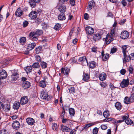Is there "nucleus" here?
Listing matches in <instances>:
<instances>
[{
  "label": "nucleus",
  "instance_id": "obj_1",
  "mask_svg": "<svg viewBox=\"0 0 134 134\" xmlns=\"http://www.w3.org/2000/svg\"><path fill=\"white\" fill-rule=\"evenodd\" d=\"M129 84V79H124L120 83L121 87L122 88H124L127 87Z\"/></svg>",
  "mask_w": 134,
  "mask_h": 134
},
{
  "label": "nucleus",
  "instance_id": "obj_2",
  "mask_svg": "<svg viewBox=\"0 0 134 134\" xmlns=\"http://www.w3.org/2000/svg\"><path fill=\"white\" fill-rule=\"evenodd\" d=\"M31 86V84L30 82L26 81L23 82L22 86L24 89H27L29 88Z\"/></svg>",
  "mask_w": 134,
  "mask_h": 134
},
{
  "label": "nucleus",
  "instance_id": "obj_3",
  "mask_svg": "<svg viewBox=\"0 0 134 134\" xmlns=\"http://www.w3.org/2000/svg\"><path fill=\"white\" fill-rule=\"evenodd\" d=\"M40 97L43 99L46 100L48 97V94L47 92L44 90H43L41 92Z\"/></svg>",
  "mask_w": 134,
  "mask_h": 134
},
{
  "label": "nucleus",
  "instance_id": "obj_4",
  "mask_svg": "<svg viewBox=\"0 0 134 134\" xmlns=\"http://www.w3.org/2000/svg\"><path fill=\"white\" fill-rule=\"evenodd\" d=\"M128 32L127 31H124L122 32L121 34V37L123 39H125L128 37L129 36Z\"/></svg>",
  "mask_w": 134,
  "mask_h": 134
},
{
  "label": "nucleus",
  "instance_id": "obj_5",
  "mask_svg": "<svg viewBox=\"0 0 134 134\" xmlns=\"http://www.w3.org/2000/svg\"><path fill=\"white\" fill-rule=\"evenodd\" d=\"M85 30L87 34H92L94 33V29L89 26H87L86 27Z\"/></svg>",
  "mask_w": 134,
  "mask_h": 134
},
{
  "label": "nucleus",
  "instance_id": "obj_6",
  "mask_svg": "<svg viewBox=\"0 0 134 134\" xmlns=\"http://www.w3.org/2000/svg\"><path fill=\"white\" fill-rule=\"evenodd\" d=\"M7 76V73L6 71L2 70L0 72V79H5Z\"/></svg>",
  "mask_w": 134,
  "mask_h": 134
},
{
  "label": "nucleus",
  "instance_id": "obj_7",
  "mask_svg": "<svg viewBox=\"0 0 134 134\" xmlns=\"http://www.w3.org/2000/svg\"><path fill=\"white\" fill-rule=\"evenodd\" d=\"M79 61L83 65H85L86 63H87V60L86 57L85 56L80 57L79 59Z\"/></svg>",
  "mask_w": 134,
  "mask_h": 134
},
{
  "label": "nucleus",
  "instance_id": "obj_8",
  "mask_svg": "<svg viewBox=\"0 0 134 134\" xmlns=\"http://www.w3.org/2000/svg\"><path fill=\"white\" fill-rule=\"evenodd\" d=\"M37 14L36 11H32L29 14V17L32 19H36L37 17Z\"/></svg>",
  "mask_w": 134,
  "mask_h": 134
},
{
  "label": "nucleus",
  "instance_id": "obj_9",
  "mask_svg": "<svg viewBox=\"0 0 134 134\" xmlns=\"http://www.w3.org/2000/svg\"><path fill=\"white\" fill-rule=\"evenodd\" d=\"M12 126L14 129L16 130L18 129L20 127V123L19 122L17 121H14L12 124Z\"/></svg>",
  "mask_w": 134,
  "mask_h": 134
},
{
  "label": "nucleus",
  "instance_id": "obj_10",
  "mask_svg": "<svg viewBox=\"0 0 134 134\" xmlns=\"http://www.w3.org/2000/svg\"><path fill=\"white\" fill-rule=\"evenodd\" d=\"M23 13L22 10L20 8H18L16 11L15 15L17 17L21 16Z\"/></svg>",
  "mask_w": 134,
  "mask_h": 134
},
{
  "label": "nucleus",
  "instance_id": "obj_11",
  "mask_svg": "<svg viewBox=\"0 0 134 134\" xmlns=\"http://www.w3.org/2000/svg\"><path fill=\"white\" fill-rule=\"evenodd\" d=\"M28 101L27 97H24L21 98L20 101V103L21 104H26Z\"/></svg>",
  "mask_w": 134,
  "mask_h": 134
},
{
  "label": "nucleus",
  "instance_id": "obj_12",
  "mask_svg": "<svg viewBox=\"0 0 134 134\" xmlns=\"http://www.w3.org/2000/svg\"><path fill=\"white\" fill-rule=\"evenodd\" d=\"M99 77L100 80L103 81L106 79L107 75L104 72L102 73L99 75Z\"/></svg>",
  "mask_w": 134,
  "mask_h": 134
},
{
  "label": "nucleus",
  "instance_id": "obj_13",
  "mask_svg": "<svg viewBox=\"0 0 134 134\" xmlns=\"http://www.w3.org/2000/svg\"><path fill=\"white\" fill-rule=\"evenodd\" d=\"M61 72L62 73H63L65 75L68 76V72H69V70L67 68H62L61 69Z\"/></svg>",
  "mask_w": 134,
  "mask_h": 134
},
{
  "label": "nucleus",
  "instance_id": "obj_14",
  "mask_svg": "<svg viewBox=\"0 0 134 134\" xmlns=\"http://www.w3.org/2000/svg\"><path fill=\"white\" fill-rule=\"evenodd\" d=\"M26 122L30 125H32L35 123L34 119L32 118H27L26 120Z\"/></svg>",
  "mask_w": 134,
  "mask_h": 134
},
{
  "label": "nucleus",
  "instance_id": "obj_15",
  "mask_svg": "<svg viewBox=\"0 0 134 134\" xmlns=\"http://www.w3.org/2000/svg\"><path fill=\"white\" fill-rule=\"evenodd\" d=\"M101 53L102 60L104 61L107 60L109 58V54H104L103 51Z\"/></svg>",
  "mask_w": 134,
  "mask_h": 134
},
{
  "label": "nucleus",
  "instance_id": "obj_16",
  "mask_svg": "<svg viewBox=\"0 0 134 134\" xmlns=\"http://www.w3.org/2000/svg\"><path fill=\"white\" fill-rule=\"evenodd\" d=\"M10 104L9 103L4 105H3V107H2V108L5 111H8L10 110Z\"/></svg>",
  "mask_w": 134,
  "mask_h": 134
},
{
  "label": "nucleus",
  "instance_id": "obj_17",
  "mask_svg": "<svg viewBox=\"0 0 134 134\" xmlns=\"http://www.w3.org/2000/svg\"><path fill=\"white\" fill-rule=\"evenodd\" d=\"M66 10V7L64 5H61L59 7L58 10L62 13H64Z\"/></svg>",
  "mask_w": 134,
  "mask_h": 134
},
{
  "label": "nucleus",
  "instance_id": "obj_18",
  "mask_svg": "<svg viewBox=\"0 0 134 134\" xmlns=\"http://www.w3.org/2000/svg\"><path fill=\"white\" fill-rule=\"evenodd\" d=\"M61 130L63 132H69L70 130V129L67 126L62 125L61 126Z\"/></svg>",
  "mask_w": 134,
  "mask_h": 134
},
{
  "label": "nucleus",
  "instance_id": "obj_19",
  "mask_svg": "<svg viewBox=\"0 0 134 134\" xmlns=\"http://www.w3.org/2000/svg\"><path fill=\"white\" fill-rule=\"evenodd\" d=\"M95 3L93 1H90L87 7V9L88 11L91 10L92 7L94 5Z\"/></svg>",
  "mask_w": 134,
  "mask_h": 134
},
{
  "label": "nucleus",
  "instance_id": "obj_20",
  "mask_svg": "<svg viewBox=\"0 0 134 134\" xmlns=\"http://www.w3.org/2000/svg\"><path fill=\"white\" fill-rule=\"evenodd\" d=\"M20 104L19 102H15L13 105V108L14 109L18 110L20 107Z\"/></svg>",
  "mask_w": 134,
  "mask_h": 134
},
{
  "label": "nucleus",
  "instance_id": "obj_21",
  "mask_svg": "<svg viewBox=\"0 0 134 134\" xmlns=\"http://www.w3.org/2000/svg\"><path fill=\"white\" fill-rule=\"evenodd\" d=\"M12 80L15 81L19 77L18 75L16 72H14L13 74L11 76Z\"/></svg>",
  "mask_w": 134,
  "mask_h": 134
},
{
  "label": "nucleus",
  "instance_id": "obj_22",
  "mask_svg": "<svg viewBox=\"0 0 134 134\" xmlns=\"http://www.w3.org/2000/svg\"><path fill=\"white\" fill-rule=\"evenodd\" d=\"M124 118V121L125 123L128 125H131L133 123L132 121L129 118Z\"/></svg>",
  "mask_w": 134,
  "mask_h": 134
},
{
  "label": "nucleus",
  "instance_id": "obj_23",
  "mask_svg": "<svg viewBox=\"0 0 134 134\" xmlns=\"http://www.w3.org/2000/svg\"><path fill=\"white\" fill-rule=\"evenodd\" d=\"M40 1V0H30L29 2L32 7H34L35 6L34 3H38Z\"/></svg>",
  "mask_w": 134,
  "mask_h": 134
},
{
  "label": "nucleus",
  "instance_id": "obj_24",
  "mask_svg": "<svg viewBox=\"0 0 134 134\" xmlns=\"http://www.w3.org/2000/svg\"><path fill=\"white\" fill-rule=\"evenodd\" d=\"M131 60L130 56L127 57L126 54L124 55V58L123 59V62L126 63L129 62Z\"/></svg>",
  "mask_w": 134,
  "mask_h": 134
},
{
  "label": "nucleus",
  "instance_id": "obj_25",
  "mask_svg": "<svg viewBox=\"0 0 134 134\" xmlns=\"http://www.w3.org/2000/svg\"><path fill=\"white\" fill-rule=\"evenodd\" d=\"M83 80L85 81H87L90 78V75L88 74L84 73Z\"/></svg>",
  "mask_w": 134,
  "mask_h": 134
},
{
  "label": "nucleus",
  "instance_id": "obj_26",
  "mask_svg": "<svg viewBox=\"0 0 134 134\" xmlns=\"http://www.w3.org/2000/svg\"><path fill=\"white\" fill-rule=\"evenodd\" d=\"M101 38V35L99 34H96L94 35L93 37V39L95 41H97Z\"/></svg>",
  "mask_w": 134,
  "mask_h": 134
},
{
  "label": "nucleus",
  "instance_id": "obj_27",
  "mask_svg": "<svg viewBox=\"0 0 134 134\" xmlns=\"http://www.w3.org/2000/svg\"><path fill=\"white\" fill-rule=\"evenodd\" d=\"M88 65L90 68L93 69L96 67V63L94 61H92L89 62Z\"/></svg>",
  "mask_w": 134,
  "mask_h": 134
},
{
  "label": "nucleus",
  "instance_id": "obj_28",
  "mask_svg": "<svg viewBox=\"0 0 134 134\" xmlns=\"http://www.w3.org/2000/svg\"><path fill=\"white\" fill-rule=\"evenodd\" d=\"M36 43H32L28 44L27 46V49H29V51L32 50L35 47Z\"/></svg>",
  "mask_w": 134,
  "mask_h": 134
},
{
  "label": "nucleus",
  "instance_id": "obj_29",
  "mask_svg": "<svg viewBox=\"0 0 134 134\" xmlns=\"http://www.w3.org/2000/svg\"><path fill=\"white\" fill-rule=\"evenodd\" d=\"M58 18L60 20H65L66 18L64 13H62L59 14L58 16Z\"/></svg>",
  "mask_w": 134,
  "mask_h": 134
},
{
  "label": "nucleus",
  "instance_id": "obj_30",
  "mask_svg": "<svg viewBox=\"0 0 134 134\" xmlns=\"http://www.w3.org/2000/svg\"><path fill=\"white\" fill-rule=\"evenodd\" d=\"M115 107L118 110H120L121 108L122 105L120 103L118 102L115 103Z\"/></svg>",
  "mask_w": 134,
  "mask_h": 134
},
{
  "label": "nucleus",
  "instance_id": "obj_31",
  "mask_svg": "<svg viewBox=\"0 0 134 134\" xmlns=\"http://www.w3.org/2000/svg\"><path fill=\"white\" fill-rule=\"evenodd\" d=\"M39 85L40 87L42 88H44L46 87V84L45 80H42L40 82Z\"/></svg>",
  "mask_w": 134,
  "mask_h": 134
},
{
  "label": "nucleus",
  "instance_id": "obj_32",
  "mask_svg": "<svg viewBox=\"0 0 134 134\" xmlns=\"http://www.w3.org/2000/svg\"><path fill=\"white\" fill-rule=\"evenodd\" d=\"M24 69L27 73H30L31 71L32 67V66H28L26 67H25Z\"/></svg>",
  "mask_w": 134,
  "mask_h": 134
},
{
  "label": "nucleus",
  "instance_id": "obj_33",
  "mask_svg": "<svg viewBox=\"0 0 134 134\" xmlns=\"http://www.w3.org/2000/svg\"><path fill=\"white\" fill-rule=\"evenodd\" d=\"M69 112L71 116H73L75 114V111L74 109L72 108L69 109Z\"/></svg>",
  "mask_w": 134,
  "mask_h": 134
},
{
  "label": "nucleus",
  "instance_id": "obj_34",
  "mask_svg": "<svg viewBox=\"0 0 134 134\" xmlns=\"http://www.w3.org/2000/svg\"><path fill=\"white\" fill-rule=\"evenodd\" d=\"M40 65L42 69H45L47 66V64L46 62L42 61L41 62Z\"/></svg>",
  "mask_w": 134,
  "mask_h": 134
},
{
  "label": "nucleus",
  "instance_id": "obj_35",
  "mask_svg": "<svg viewBox=\"0 0 134 134\" xmlns=\"http://www.w3.org/2000/svg\"><path fill=\"white\" fill-rule=\"evenodd\" d=\"M32 68L34 69L38 68L40 67V65L38 62H35L32 65Z\"/></svg>",
  "mask_w": 134,
  "mask_h": 134
},
{
  "label": "nucleus",
  "instance_id": "obj_36",
  "mask_svg": "<svg viewBox=\"0 0 134 134\" xmlns=\"http://www.w3.org/2000/svg\"><path fill=\"white\" fill-rule=\"evenodd\" d=\"M131 100L130 98L128 97H126L124 99V102L126 104H129L130 103Z\"/></svg>",
  "mask_w": 134,
  "mask_h": 134
},
{
  "label": "nucleus",
  "instance_id": "obj_37",
  "mask_svg": "<svg viewBox=\"0 0 134 134\" xmlns=\"http://www.w3.org/2000/svg\"><path fill=\"white\" fill-rule=\"evenodd\" d=\"M20 43L22 45H23L26 42V38L24 37L20 38L19 41Z\"/></svg>",
  "mask_w": 134,
  "mask_h": 134
},
{
  "label": "nucleus",
  "instance_id": "obj_38",
  "mask_svg": "<svg viewBox=\"0 0 134 134\" xmlns=\"http://www.w3.org/2000/svg\"><path fill=\"white\" fill-rule=\"evenodd\" d=\"M92 52L95 53H97V52H99V48L95 46H93L91 49Z\"/></svg>",
  "mask_w": 134,
  "mask_h": 134
},
{
  "label": "nucleus",
  "instance_id": "obj_39",
  "mask_svg": "<svg viewBox=\"0 0 134 134\" xmlns=\"http://www.w3.org/2000/svg\"><path fill=\"white\" fill-rule=\"evenodd\" d=\"M36 36L38 37L42 35L43 33L42 31V30H38L35 32Z\"/></svg>",
  "mask_w": 134,
  "mask_h": 134
},
{
  "label": "nucleus",
  "instance_id": "obj_40",
  "mask_svg": "<svg viewBox=\"0 0 134 134\" xmlns=\"http://www.w3.org/2000/svg\"><path fill=\"white\" fill-rule=\"evenodd\" d=\"M127 47L126 46H124L122 47V52L123 53L124 55L126 54V53L127 52L126 49Z\"/></svg>",
  "mask_w": 134,
  "mask_h": 134
},
{
  "label": "nucleus",
  "instance_id": "obj_41",
  "mask_svg": "<svg viewBox=\"0 0 134 134\" xmlns=\"http://www.w3.org/2000/svg\"><path fill=\"white\" fill-rule=\"evenodd\" d=\"M93 125H94V124L92 123H89L85 125L83 128V129L84 130H86L89 127Z\"/></svg>",
  "mask_w": 134,
  "mask_h": 134
},
{
  "label": "nucleus",
  "instance_id": "obj_42",
  "mask_svg": "<svg viewBox=\"0 0 134 134\" xmlns=\"http://www.w3.org/2000/svg\"><path fill=\"white\" fill-rule=\"evenodd\" d=\"M42 47L39 46L37 48H36L35 50L36 53L37 54H38L41 52V51L42 50Z\"/></svg>",
  "mask_w": 134,
  "mask_h": 134
},
{
  "label": "nucleus",
  "instance_id": "obj_43",
  "mask_svg": "<svg viewBox=\"0 0 134 134\" xmlns=\"http://www.w3.org/2000/svg\"><path fill=\"white\" fill-rule=\"evenodd\" d=\"M104 117H108L109 116V112L108 110H105L103 113Z\"/></svg>",
  "mask_w": 134,
  "mask_h": 134
},
{
  "label": "nucleus",
  "instance_id": "obj_44",
  "mask_svg": "<svg viewBox=\"0 0 134 134\" xmlns=\"http://www.w3.org/2000/svg\"><path fill=\"white\" fill-rule=\"evenodd\" d=\"M60 24H59L57 23L55 25L54 28L55 30H58L60 29Z\"/></svg>",
  "mask_w": 134,
  "mask_h": 134
},
{
  "label": "nucleus",
  "instance_id": "obj_45",
  "mask_svg": "<svg viewBox=\"0 0 134 134\" xmlns=\"http://www.w3.org/2000/svg\"><path fill=\"white\" fill-rule=\"evenodd\" d=\"M115 29H116L115 27H114L112 29L111 31L110 32L111 37H113L115 33Z\"/></svg>",
  "mask_w": 134,
  "mask_h": 134
},
{
  "label": "nucleus",
  "instance_id": "obj_46",
  "mask_svg": "<svg viewBox=\"0 0 134 134\" xmlns=\"http://www.w3.org/2000/svg\"><path fill=\"white\" fill-rule=\"evenodd\" d=\"M36 60L38 62H40L41 61V57L40 55H36L35 56Z\"/></svg>",
  "mask_w": 134,
  "mask_h": 134
},
{
  "label": "nucleus",
  "instance_id": "obj_47",
  "mask_svg": "<svg viewBox=\"0 0 134 134\" xmlns=\"http://www.w3.org/2000/svg\"><path fill=\"white\" fill-rule=\"evenodd\" d=\"M68 0H59V4H62L66 3L67 2Z\"/></svg>",
  "mask_w": 134,
  "mask_h": 134
},
{
  "label": "nucleus",
  "instance_id": "obj_48",
  "mask_svg": "<svg viewBox=\"0 0 134 134\" xmlns=\"http://www.w3.org/2000/svg\"><path fill=\"white\" fill-rule=\"evenodd\" d=\"M29 24V23L27 21H25L23 23V26L24 27H26Z\"/></svg>",
  "mask_w": 134,
  "mask_h": 134
},
{
  "label": "nucleus",
  "instance_id": "obj_49",
  "mask_svg": "<svg viewBox=\"0 0 134 134\" xmlns=\"http://www.w3.org/2000/svg\"><path fill=\"white\" fill-rule=\"evenodd\" d=\"M57 127V125L55 123L54 124L52 127L53 130L54 131L56 130Z\"/></svg>",
  "mask_w": 134,
  "mask_h": 134
},
{
  "label": "nucleus",
  "instance_id": "obj_50",
  "mask_svg": "<svg viewBox=\"0 0 134 134\" xmlns=\"http://www.w3.org/2000/svg\"><path fill=\"white\" fill-rule=\"evenodd\" d=\"M35 22L38 24H39L41 21V20L37 17L36 19H34Z\"/></svg>",
  "mask_w": 134,
  "mask_h": 134
},
{
  "label": "nucleus",
  "instance_id": "obj_51",
  "mask_svg": "<svg viewBox=\"0 0 134 134\" xmlns=\"http://www.w3.org/2000/svg\"><path fill=\"white\" fill-rule=\"evenodd\" d=\"M35 36H36L35 32H31L29 35V37L30 38L33 37Z\"/></svg>",
  "mask_w": 134,
  "mask_h": 134
},
{
  "label": "nucleus",
  "instance_id": "obj_52",
  "mask_svg": "<svg viewBox=\"0 0 134 134\" xmlns=\"http://www.w3.org/2000/svg\"><path fill=\"white\" fill-rule=\"evenodd\" d=\"M0 134H8V132L5 130H2L0 131Z\"/></svg>",
  "mask_w": 134,
  "mask_h": 134
},
{
  "label": "nucleus",
  "instance_id": "obj_53",
  "mask_svg": "<svg viewBox=\"0 0 134 134\" xmlns=\"http://www.w3.org/2000/svg\"><path fill=\"white\" fill-rule=\"evenodd\" d=\"M130 98L132 100V102L134 101V93L131 94V96Z\"/></svg>",
  "mask_w": 134,
  "mask_h": 134
},
{
  "label": "nucleus",
  "instance_id": "obj_54",
  "mask_svg": "<svg viewBox=\"0 0 134 134\" xmlns=\"http://www.w3.org/2000/svg\"><path fill=\"white\" fill-rule=\"evenodd\" d=\"M98 129L97 128H94L93 131V134H97L98 132Z\"/></svg>",
  "mask_w": 134,
  "mask_h": 134
},
{
  "label": "nucleus",
  "instance_id": "obj_55",
  "mask_svg": "<svg viewBox=\"0 0 134 134\" xmlns=\"http://www.w3.org/2000/svg\"><path fill=\"white\" fill-rule=\"evenodd\" d=\"M117 51V49L114 47H113L111 49V53H113L116 52Z\"/></svg>",
  "mask_w": 134,
  "mask_h": 134
},
{
  "label": "nucleus",
  "instance_id": "obj_56",
  "mask_svg": "<svg viewBox=\"0 0 134 134\" xmlns=\"http://www.w3.org/2000/svg\"><path fill=\"white\" fill-rule=\"evenodd\" d=\"M121 3L124 7H125L127 5V3L125 0H122L121 2Z\"/></svg>",
  "mask_w": 134,
  "mask_h": 134
},
{
  "label": "nucleus",
  "instance_id": "obj_57",
  "mask_svg": "<svg viewBox=\"0 0 134 134\" xmlns=\"http://www.w3.org/2000/svg\"><path fill=\"white\" fill-rule=\"evenodd\" d=\"M69 91L72 93H74L75 92V91L74 87H71L69 90Z\"/></svg>",
  "mask_w": 134,
  "mask_h": 134
},
{
  "label": "nucleus",
  "instance_id": "obj_58",
  "mask_svg": "<svg viewBox=\"0 0 134 134\" xmlns=\"http://www.w3.org/2000/svg\"><path fill=\"white\" fill-rule=\"evenodd\" d=\"M75 0H70V3L71 5L72 6H74L75 4Z\"/></svg>",
  "mask_w": 134,
  "mask_h": 134
},
{
  "label": "nucleus",
  "instance_id": "obj_59",
  "mask_svg": "<svg viewBox=\"0 0 134 134\" xmlns=\"http://www.w3.org/2000/svg\"><path fill=\"white\" fill-rule=\"evenodd\" d=\"M100 85L103 87H105L107 86V84L106 83L104 82H102L100 84Z\"/></svg>",
  "mask_w": 134,
  "mask_h": 134
},
{
  "label": "nucleus",
  "instance_id": "obj_60",
  "mask_svg": "<svg viewBox=\"0 0 134 134\" xmlns=\"http://www.w3.org/2000/svg\"><path fill=\"white\" fill-rule=\"evenodd\" d=\"M126 72V70L125 69H122L120 71V73L122 75H124L125 74Z\"/></svg>",
  "mask_w": 134,
  "mask_h": 134
},
{
  "label": "nucleus",
  "instance_id": "obj_61",
  "mask_svg": "<svg viewBox=\"0 0 134 134\" xmlns=\"http://www.w3.org/2000/svg\"><path fill=\"white\" fill-rule=\"evenodd\" d=\"M107 118L103 120V122H108L109 121L113 120L112 119H111V118Z\"/></svg>",
  "mask_w": 134,
  "mask_h": 134
},
{
  "label": "nucleus",
  "instance_id": "obj_62",
  "mask_svg": "<svg viewBox=\"0 0 134 134\" xmlns=\"http://www.w3.org/2000/svg\"><path fill=\"white\" fill-rule=\"evenodd\" d=\"M107 118L103 120V122H108L109 121L113 120L112 119H111V118Z\"/></svg>",
  "mask_w": 134,
  "mask_h": 134
},
{
  "label": "nucleus",
  "instance_id": "obj_63",
  "mask_svg": "<svg viewBox=\"0 0 134 134\" xmlns=\"http://www.w3.org/2000/svg\"><path fill=\"white\" fill-rule=\"evenodd\" d=\"M129 56L131 60H134V53L131 54Z\"/></svg>",
  "mask_w": 134,
  "mask_h": 134
},
{
  "label": "nucleus",
  "instance_id": "obj_64",
  "mask_svg": "<svg viewBox=\"0 0 134 134\" xmlns=\"http://www.w3.org/2000/svg\"><path fill=\"white\" fill-rule=\"evenodd\" d=\"M129 70L130 73L132 74L133 70V68L132 67L130 66L129 69Z\"/></svg>",
  "mask_w": 134,
  "mask_h": 134
}]
</instances>
